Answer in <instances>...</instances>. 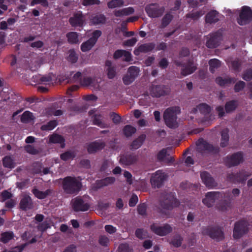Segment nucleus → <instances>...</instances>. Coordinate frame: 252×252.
Wrapping results in <instances>:
<instances>
[{
    "label": "nucleus",
    "mask_w": 252,
    "mask_h": 252,
    "mask_svg": "<svg viewBox=\"0 0 252 252\" xmlns=\"http://www.w3.org/2000/svg\"><path fill=\"white\" fill-rule=\"evenodd\" d=\"M136 160L137 158L134 156L126 155L121 157L120 162L122 164L128 165L134 163Z\"/></svg>",
    "instance_id": "nucleus-20"
},
{
    "label": "nucleus",
    "mask_w": 252,
    "mask_h": 252,
    "mask_svg": "<svg viewBox=\"0 0 252 252\" xmlns=\"http://www.w3.org/2000/svg\"><path fill=\"white\" fill-rule=\"evenodd\" d=\"M245 85V83L243 81H239L237 82L235 86V91L236 92L240 91L244 88Z\"/></svg>",
    "instance_id": "nucleus-62"
},
{
    "label": "nucleus",
    "mask_w": 252,
    "mask_h": 252,
    "mask_svg": "<svg viewBox=\"0 0 252 252\" xmlns=\"http://www.w3.org/2000/svg\"><path fill=\"white\" fill-rule=\"evenodd\" d=\"M248 230L247 223L241 221L235 223L233 230V237L235 239L240 238Z\"/></svg>",
    "instance_id": "nucleus-8"
},
{
    "label": "nucleus",
    "mask_w": 252,
    "mask_h": 252,
    "mask_svg": "<svg viewBox=\"0 0 252 252\" xmlns=\"http://www.w3.org/2000/svg\"><path fill=\"white\" fill-rule=\"evenodd\" d=\"M101 35V32L99 30H95L94 31L92 34V36L89 38V39H92V41H94L95 44L98 38Z\"/></svg>",
    "instance_id": "nucleus-50"
},
{
    "label": "nucleus",
    "mask_w": 252,
    "mask_h": 252,
    "mask_svg": "<svg viewBox=\"0 0 252 252\" xmlns=\"http://www.w3.org/2000/svg\"><path fill=\"white\" fill-rule=\"evenodd\" d=\"M69 55L68 56V60L72 62V63H75L78 59V57L77 56V54L73 50H70L68 52Z\"/></svg>",
    "instance_id": "nucleus-48"
},
{
    "label": "nucleus",
    "mask_w": 252,
    "mask_h": 252,
    "mask_svg": "<svg viewBox=\"0 0 252 252\" xmlns=\"http://www.w3.org/2000/svg\"><path fill=\"white\" fill-rule=\"evenodd\" d=\"M216 82L220 86H225L229 84L234 83V80L229 78H222V77H218L216 78Z\"/></svg>",
    "instance_id": "nucleus-39"
},
{
    "label": "nucleus",
    "mask_w": 252,
    "mask_h": 252,
    "mask_svg": "<svg viewBox=\"0 0 252 252\" xmlns=\"http://www.w3.org/2000/svg\"><path fill=\"white\" fill-rule=\"evenodd\" d=\"M14 237V234L11 232H6L1 234V241L3 243H6Z\"/></svg>",
    "instance_id": "nucleus-44"
},
{
    "label": "nucleus",
    "mask_w": 252,
    "mask_h": 252,
    "mask_svg": "<svg viewBox=\"0 0 252 252\" xmlns=\"http://www.w3.org/2000/svg\"><path fill=\"white\" fill-rule=\"evenodd\" d=\"M111 63L110 61L106 62V66L107 67L108 76L109 78H113L115 75V71L113 67H111Z\"/></svg>",
    "instance_id": "nucleus-45"
},
{
    "label": "nucleus",
    "mask_w": 252,
    "mask_h": 252,
    "mask_svg": "<svg viewBox=\"0 0 252 252\" xmlns=\"http://www.w3.org/2000/svg\"><path fill=\"white\" fill-rule=\"evenodd\" d=\"M172 18V15L170 14H166L162 20V25L164 26H166L170 22Z\"/></svg>",
    "instance_id": "nucleus-58"
},
{
    "label": "nucleus",
    "mask_w": 252,
    "mask_h": 252,
    "mask_svg": "<svg viewBox=\"0 0 252 252\" xmlns=\"http://www.w3.org/2000/svg\"><path fill=\"white\" fill-rule=\"evenodd\" d=\"M124 5V1L123 0H112L107 3L109 8H115L122 7Z\"/></svg>",
    "instance_id": "nucleus-36"
},
{
    "label": "nucleus",
    "mask_w": 252,
    "mask_h": 252,
    "mask_svg": "<svg viewBox=\"0 0 252 252\" xmlns=\"http://www.w3.org/2000/svg\"><path fill=\"white\" fill-rule=\"evenodd\" d=\"M178 201L174 198L172 194L168 195V198L164 201V207L167 209H171L175 207L178 206Z\"/></svg>",
    "instance_id": "nucleus-16"
},
{
    "label": "nucleus",
    "mask_w": 252,
    "mask_h": 252,
    "mask_svg": "<svg viewBox=\"0 0 252 252\" xmlns=\"http://www.w3.org/2000/svg\"><path fill=\"white\" fill-rule=\"evenodd\" d=\"M219 19V15L218 13L216 11H213L209 13L206 16V21L207 23H215Z\"/></svg>",
    "instance_id": "nucleus-28"
},
{
    "label": "nucleus",
    "mask_w": 252,
    "mask_h": 252,
    "mask_svg": "<svg viewBox=\"0 0 252 252\" xmlns=\"http://www.w3.org/2000/svg\"><path fill=\"white\" fill-rule=\"evenodd\" d=\"M196 67L193 63H189L182 70V74L186 76L193 72Z\"/></svg>",
    "instance_id": "nucleus-29"
},
{
    "label": "nucleus",
    "mask_w": 252,
    "mask_h": 252,
    "mask_svg": "<svg viewBox=\"0 0 252 252\" xmlns=\"http://www.w3.org/2000/svg\"><path fill=\"white\" fill-rule=\"evenodd\" d=\"M145 11L149 17L156 18L162 14L163 9L156 3H152L146 6Z\"/></svg>",
    "instance_id": "nucleus-6"
},
{
    "label": "nucleus",
    "mask_w": 252,
    "mask_h": 252,
    "mask_svg": "<svg viewBox=\"0 0 252 252\" xmlns=\"http://www.w3.org/2000/svg\"><path fill=\"white\" fill-rule=\"evenodd\" d=\"M237 106V102L235 101H231L227 102L225 105V110L226 112H231L235 109Z\"/></svg>",
    "instance_id": "nucleus-42"
},
{
    "label": "nucleus",
    "mask_w": 252,
    "mask_h": 252,
    "mask_svg": "<svg viewBox=\"0 0 252 252\" xmlns=\"http://www.w3.org/2000/svg\"><path fill=\"white\" fill-rule=\"evenodd\" d=\"M25 149L28 153L34 155L38 153V150L35 149L34 147H33L31 145H27L25 147Z\"/></svg>",
    "instance_id": "nucleus-57"
},
{
    "label": "nucleus",
    "mask_w": 252,
    "mask_h": 252,
    "mask_svg": "<svg viewBox=\"0 0 252 252\" xmlns=\"http://www.w3.org/2000/svg\"><path fill=\"white\" fill-rule=\"evenodd\" d=\"M165 178V174L160 170L153 174L151 178V183L152 186L158 188L159 187Z\"/></svg>",
    "instance_id": "nucleus-9"
},
{
    "label": "nucleus",
    "mask_w": 252,
    "mask_h": 252,
    "mask_svg": "<svg viewBox=\"0 0 252 252\" xmlns=\"http://www.w3.org/2000/svg\"><path fill=\"white\" fill-rule=\"evenodd\" d=\"M198 110L203 113H209L210 111V108L206 104H201L198 106Z\"/></svg>",
    "instance_id": "nucleus-51"
},
{
    "label": "nucleus",
    "mask_w": 252,
    "mask_h": 252,
    "mask_svg": "<svg viewBox=\"0 0 252 252\" xmlns=\"http://www.w3.org/2000/svg\"><path fill=\"white\" fill-rule=\"evenodd\" d=\"M138 197L136 195H133L129 201V205L130 206H134L138 201Z\"/></svg>",
    "instance_id": "nucleus-61"
},
{
    "label": "nucleus",
    "mask_w": 252,
    "mask_h": 252,
    "mask_svg": "<svg viewBox=\"0 0 252 252\" xmlns=\"http://www.w3.org/2000/svg\"><path fill=\"white\" fill-rule=\"evenodd\" d=\"M134 12V9L133 7H128L115 11L114 14L117 17H122L132 14Z\"/></svg>",
    "instance_id": "nucleus-22"
},
{
    "label": "nucleus",
    "mask_w": 252,
    "mask_h": 252,
    "mask_svg": "<svg viewBox=\"0 0 252 252\" xmlns=\"http://www.w3.org/2000/svg\"><path fill=\"white\" fill-rule=\"evenodd\" d=\"M95 44L94 41H92V39H88L86 41L83 42L80 46L81 50L83 52H87L90 51Z\"/></svg>",
    "instance_id": "nucleus-26"
},
{
    "label": "nucleus",
    "mask_w": 252,
    "mask_h": 252,
    "mask_svg": "<svg viewBox=\"0 0 252 252\" xmlns=\"http://www.w3.org/2000/svg\"><path fill=\"white\" fill-rule=\"evenodd\" d=\"M36 82L40 84L49 85L51 83L52 78L50 76L37 75L35 76Z\"/></svg>",
    "instance_id": "nucleus-24"
},
{
    "label": "nucleus",
    "mask_w": 252,
    "mask_h": 252,
    "mask_svg": "<svg viewBox=\"0 0 252 252\" xmlns=\"http://www.w3.org/2000/svg\"><path fill=\"white\" fill-rule=\"evenodd\" d=\"M74 154L71 152H67L61 155V158L63 160H68L72 159L74 157Z\"/></svg>",
    "instance_id": "nucleus-47"
},
{
    "label": "nucleus",
    "mask_w": 252,
    "mask_h": 252,
    "mask_svg": "<svg viewBox=\"0 0 252 252\" xmlns=\"http://www.w3.org/2000/svg\"><path fill=\"white\" fill-rule=\"evenodd\" d=\"M3 164L4 167L13 168L15 166V163L11 157L6 156L3 159Z\"/></svg>",
    "instance_id": "nucleus-35"
},
{
    "label": "nucleus",
    "mask_w": 252,
    "mask_h": 252,
    "mask_svg": "<svg viewBox=\"0 0 252 252\" xmlns=\"http://www.w3.org/2000/svg\"><path fill=\"white\" fill-rule=\"evenodd\" d=\"M243 161V155L241 153L233 154L230 157H227L226 163L229 166L236 165Z\"/></svg>",
    "instance_id": "nucleus-13"
},
{
    "label": "nucleus",
    "mask_w": 252,
    "mask_h": 252,
    "mask_svg": "<svg viewBox=\"0 0 252 252\" xmlns=\"http://www.w3.org/2000/svg\"><path fill=\"white\" fill-rule=\"evenodd\" d=\"M32 192L34 195L39 199L45 198L50 192L49 190L42 191L37 189H33Z\"/></svg>",
    "instance_id": "nucleus-38"
},
{
    "label": "nucleus",
    "mask_w": 252,
    "mask_h": 252,
    "mask_svg": "<svg viewBox=\"0 0 252 252\" xmlns=\"http://www.w3.org/2000/svg\"><path fill=\"white\" fill-rule=\"evenodd\" d=\"M99 0H83L82 4L85 6L91 5L93 4H99L100 3Z\"/></svg>",
    "instance_id": "nucleus-54"
},
{
    "label": "nucleus",
    "mask_w": 252,
    "mask_h": 252,
    "mask_svg": "<svg viewBox=\"0 0 252 252\" xmlns=\"http://www.w3.org/2000/svg\"><path fill=\"white\" fill-rule=\"evenodd\" d=\"M203 235H208L212 238L220 241L223 238V234L220 229L205 228L202 230Z\"/></svg>",
    "instance_id": "nucleus-7"
},
{
    "label": "nucleus",
    "mask_w": 252,
    "mask_h": 252,
    "mask_svg": "<svg viewBox=\"0 0 252 252\" xmlns=\"http://www.w3.org/2000/svg\"><path fill=\"white\" fill-rule=\"evenodd\" d=\"M154 47L152 43L145 44L140 46L134 50V54L136 56L139 55L141 53H146L151 51Z\"/></svg>",
    "instance_id": "nucleus-18"
},
{
    "label": "nucleus",
    "mask_w": 252,
    "mask_h": 252,
    "mask_svg": "<svg viewBox=\"0 0 252 252\" xmlns=\"http://www.w3.org/2000/svg\"><path fill=\"white\" fill-rule=\"evenodd\" d=\"M206 45L209 48H214L217 46L220 37L217 34H212L208 37Z\"/></svg>",
    "instance_id": "nucleus-17"
},
{
    "label": "nucleus",
    "mask_w": 252,
    "mask_h": 252,
    "mask_svg": "<svg viewBox=\"0 0 252 252\" xmlns=\"http://www.w3.org/2000/svg\"><path fill=\"white\" fill-rule=\"evenodd\" d=\"M86 18L82 12L78 11L69 19V23L73 27H82L85 23Z\"/></svg>",
    "instance_id": "nucleus-10"
},
{
    "label": "nucleus",
    "mask_w": 252,
    "mask_h": 252,
    "mask_svg": "<svg viewBox=\"0 0 252 252\" xmlns=\"http://www.w3.org/2000/svg\"><path fill=\"white\" fill-rule=\"evenodd\" d=\"M137 42V39L135 38H132L124 43V45L126 46H132Z\"/></svg>",
    "instance_id": "nucleus-63"
},
{
    "label": "nucleus",
    "mask_w": 252,
    "mask_h": 252,
    "mask_svg": "<svg viewBox=\"0 0 252 252\" xmlns=\"http://www.w3.org/2000/svg\"><path fill=\"white\" fill-rule=\"evenodd\" d=\"M68 42L70 44H77L80 42L79 34L76 32H71L66 34Z\"/></svg>",
    "instance_id": "nucleus-23"
},
{
    "label": "nucleus",
    "mask_w": 252,
    "mask_h": 252,
    "mask_svg": "<svg viewBox=\"0 0 252 252\" xmlns=\"http://www.w3.org/2000/svg\"><path fill=\"white\" fill-rule=\"evenodd\" d=\"M104 146V144L101 142H93L89 145L88 151L90 153H93L102 149Z\"/></svg>",
    "instance_id": "nucleus-21"
},
{
    "label": "nucleus",
    "mask_w": 252,
    "mask_h": 252,
    "mask_svg": "<svg viewBox=\"0 0 252 252\" xmlns=\"http://www.w3.org/2000/svg\"><path fill=\"white\" fill-rule=\"evenodd\" d=\"M202 182L206 185V187L209 188H212L216 186V184L211 177L210 174L206 172H202L200 174Z\"/></svg>",
    "instance_id": "nucleus-15"
},
{
    "label": "nucleus",
    "mask_w": 252,
    "mask_h": 252,
    "mask_svg": "<svg viewBox=\"0 0 252 252\" xmlns=\"http://www.w3.org/2000/svg\"><path fill=\"white\" fill-rule=\"evenodd\" d=\"M32 206L31 198L27 195L25 196L21 200L20 207L22 209L26 210L30 208Z\"/></svg>",
    "instance_id": "nucleus-33"
},
{
    "label": "nucleus",
    "mask_w": 252,
    "mask_h": 252,
    "mask_svg": "<svg viewBox=\"0 0 252 252\" xmlns=\"http://www.w3.org/2000/svg\"><path fill=\"white\" fill-rule=\"evenodd\" d=\"M210 70L213 73L215 69L220 65V62L216 59H212L209 61Z\"/></svg>",
    "instance_id": "nucleus-41"
},
{
    "label": "nucleus",
    "mask_w": 252,
    "mask_h": 252,
    "mask_svg": "<svg viewBox=\"0 0 252 252\" xmlns=\"http://www.w3.org/2000/svg\"><path fill=\"white\" fill-rule=\"evenodd\" d=\"M35 117L32 113L29 111H25L22 115L21 120L22 122L25 123H30L33 122Z\"/></svg>",
    "instance_id": "nucleus-25"
},
{
    "label": "nucleus",
    "mask_w": 252,
    "mask_h": 252,
    "mask_svg": "<svg viewBox=\"0 0 252 252\" xmlns=\"http://www.w3.org/2000/svg\"><path fill=\"white\" fill-rule=\"evenodd\" d=\"M181 237L177 236L172 241V243L174 246L179 247L181 244Z\"/></svg>",
    "instance_id": "nucleus-60"
},
{
    "label": "nucleus",
    "mask_w": 252,
    "mask_h": 252,
    "mask_svg": "<svg viewBox=\"0 0 252 252\" xmlns=\"http://www.w3.org/2000/svg\"><path fill=\"white\" fill-rule=\"evenodd\" d=\"M180 113L179 107H171L167 109L164 113V119L166 125L171 128H175L178 126L177 115Z\"/></svg>",
    "instance_id": "nucleus-1"
},
{
    "label": "nucleus",
    "mask_w": 252,
    "mask_h": 252,
    "mask_svg": "<svg viewBox=\"0 0 252 252\" xmlns=\"http://www.w3.org/2000/svg\"><path fill=\"white\" fill-rule=\"evenodd\" d=\"M139 69L135 66H131L128 69V74L123 78L125 84L128 85L133 81L139 74Z\"/></svg>",
    "instance_id": "nucleus-11"
},
{
    "label": "nucleus",
    "mask_w": 252,
    "mask_h": 252,
    "mask_svg": "<svg viewBox=\"0 0 252 252\" xmlns=\"http://www.w3.org/2000/svg\"><path fill=\"white\" fill-rule=\"evenodd\" d=\"M151 229L157 235L164 236L169 233L172 229L168 224H165L163 226H158L156 224H153L151 227Z\"/></svg>",
    "instance_id": "nucleus-12"
},
{
    "label": "nucleus",
    "mask_w": 252,
    "mask_h": 252,
    "mask_svg": "<svg viewBox=\"0 0 252 252\" xmlns=\"http://www.w3.org/2000/svg\"><path fill=\"white\" fill-rule=\"evenodd\" d=\"M149 92L150 94L153 97H159L165 94L164 87L155 85H152L150 87Z\"/></svg>",
    "instance_id": "nucleus-14"
},
{
    "label": "nucleus",
    "mask_w": 252,
    "mask_h": 252,
    "mask_svg": "<svg viewBox=\"0 0 252 252\" xmlns=\"http://www.w3.org/2000/svg\"><path fill=\"white\" fill-rule=\"evenodd\" d=\"M37 4H41L43 6H47L48 2L47 0H32L31 3V5L33 6Z\"/></svg>",
    "instance_id": "nucleus-53"
},
{
    "label": "nucleus",
    "mask_w": 252,
    "mask_h": 252,
    "mask_svg": "<svg viewBox=\"0 0 252 252\" xmlns=\"http://www.w3.org/2000/svg\"><path fill=\"white\" fill-rule=\"evenodd\" d=\"M44 44L43 42L40 40H38L32 42L31 44V46L32 48H40L43 47Z\"/></svg>",
    "instance_id": "nucleus-59"
},
{
    "label": "nucleus",
    "mask_w": 252,
    "mask_h": 252,
    "mask_svg": "<svg viewBox=\"0 0 252 252\" xmlns=\"http://www.w3.org/2000/svg\"><path fill=\"white\" fill-rule=\"evenodd\" d=\"M57 125V123L56 121H51L47 125L42 126H41V129L43 130H51L54 129Z\"/></svg>",
    "instance_id": "nucleus-43"
},
{
    "label": "nucleus",
    "mask_w": 252,
    "mask_h": 252,
    "mask_svg": "<svg viewBox=\"0 0 252 252\" xmlns=\"http://www.w3.org/2000/svg\"><path fill=\"white\" fill-rule=\"evenodd\" d=\"M106 18L102 14L93 15L90 17V21L92 25H96L104 24L105 22Z\"/></svg>",
    "instance_id": "nucleus-19"
},
{
    "label": "nucleus",
    "mask_w": 252,
    "mask_h": 252,
    "mask_svg": "<svg viewBox=\"0 0 252 252\" xmlns=\"http://www.w3.org/2000/svg\"><path fill=\"white\" fill-rule=\"evenodd\" d=\"M81 187L80 180L79 179L68 177L63 181V188L68 193H73L79 190Z\"/></svg>",
    "instance_id": "nucleus-2"
},
{
    "label": "nucleus",
    "mask_w": 252,
    "mask_h": 252,
    "mask_svg": "<svg viewBox=\"0 0 252 252\" xmlns=\"http://www.w3.org/2000/svg\"><path fill=\"white\" fill-rule=\"evenodd\" d=\"M252 19V11L247 6L242 7L241 12L238 19V23L241 25H244Z\"/></svg>",
    "instance_id": "nucleus-5"
},
{
    "label": "nucleus",
    "mask_w": 252,
    "mask_h": 252,
    "mask_svg": "<svg viewBox=\"0 0 252 252\" xmlns=\"http://www.w3.org/2000/svg\"><path fill=\"white\" fill-rule=\"evenodd\" d=\"M224 196L225 194L223 193L218 192H209L206 194L205 198L202 199V202L205 205L209 207L213 205L216 200Z\"/></svg>",
    "instance_id": "nucleus-4"
},
{
    "label": "nucleus",
    "mask_w": 252,
    "mask_h": 252,
    "mask_svg": "<svg viewBox=\"0 0 252 252\" xmlns=\"http://www.w3.org/2000/svg\"><path fill=\"white\" fill-rule=\"evenodd\" d=\"M12 194L10 192L7 191L2 192L0 195V201H4L11 197Z\"/></svg>",
    "instance_id": "nucleus-52"
},
{
    "label": "nucleus",
    "mask_w": 252,
    "mask_h": 252,
    "mask_svg": "<svg viewBox=\"0 0 252 252\" xmlns=\"http://www.w3.org/2000/svg\"><path fill=\"white\" fill-rule=\"evenodd\" d=\"M229 141L228 130L227 129H223L221 132V137L220 145L221 147H226Z\"/></svg>",
    "instance_id": "nucleus-31"
},
{
    "label": "nucleus",
    "mask_w": 252,
    "mask_h": 252,
    "mask_svg": "<svg viewBox=\"0 0 252 252\" xmlns=\"http://www.w3.org/2000/svg\"><path fill=\"white\" fill-rule=\"evenodd\" d=\"M136 236L140 239H143L146 236V232L142 229H137L135 232Z\"/></svg>",
    "instance_id": "nucleus-56"
},
{
    "label": "nucleus",
    "mask_w": 252,
    "mask_h": 252,
    "mask_svg": "<svg viewBox=\"0 0 252 252\" xmlns=\"http://www.w3.org/2000/svg\"><path fill=\"white\" fill-rule=\"evenodd\" d=\"M167 156V150L166 149H162L159 152L157 155V157L159 160L164 161L165 160Z\"/></svg>",
    "instance_id": "nucleus-49"
},
{
    "label": "nucleus",
    "mask_w": 252,
    "mask_h": 252,
    "mask_svg": "<svg viewBox=\"0 0 252 252\" xmlns=\"http://www.w3.org/2000/svg\"><path fill=\"white\" fill-rule=\"evenodd\" d=\"M90 200L88 196L75 198L71 201L72 207L75 211H86L90 206Z\"/></svg>",
    "instance_id": "nucleus-3"
},
{
    "label": "nucleus",
    "mask_w": 252,
    "mask_h": 252,
    "mask_svg": "<svg viewBox=\"0 0 252 252\" xmlns=\"http://www.w3.org/2000/svg\"><path fill=\"white\" fill-rule=\"evenodd\" d=\"M98 79L95 78L86 77L84 78L83 81H82L81 84L83 86H90L95 87H96Z\"/></svg>",
    "instance_id": "nucleus-32"
},
{
    "label": "nucleus",
    "mask_w": 252,
    "mask_h": 252,
    "mask_svg": "<svg viewBox=\"0 0 252 252\" xmlns=\"http://www.w3.org/2000/svg\"><path fill=\"white\" fill-rule=\"evenodd\" d=\"M119 249L120 252H132V250L126 244L121 245L119 247Z\"/></svg>",
    "instance_id": "nucleus-55"
},
{
    "label": "nucleus",
    "mask_w": 252,
    "mask_h": 252,
    "mask_svg": "<svg viewBox=\"0 0 252 252\" xmlns=\"http://www.w3.org/2000/svg\"><path fill=\"white\" fill-rule=\"evenodd\" d=\"M115 181V178L109 177L100 181V186H105L113 183Z\"/></svg>",
    "instance_id": "nucleus-46"
},
{
    "label": "nucleus",
    "mask_w": 252,
    "mask_h": 252,
    "mask_svg": "<svg viewBox=\"0 0 252 252\" xmlns=\"http://www.w3.org/2000/svg\"><path fill=\"white\" fill-rule=\"evenodd\" d=\"M145 138V134L141 135L136 139L133 141L131 145L132 148L134 149H137L139 148L142 145Z\"/></svg>",
    "instance_id": "nucleus-34"
},
{
    "label": "nucleus",
    "mask_w": 252,
    "mask_h": 252,
    "mask_svg": "<svg viewBox=\"0 0 252 252\" xmlns=\"http://www.w3.org/2000/svg\"><path fill=\"white\" fill-rule=\"evenodd\" d=\"M106 231L110 234H112L116 231V228L111 225H107L105 226Z\"/></svg>",
    "instance_id": "nucleus-64"
},
{
    "label": "nucleus",
    "mask_w": 252,
    "mask_h": 252,
    "mask_svg": "<svg viewBox=\"0 0 252 252\" xmlns=\"http://www.w3.org/2000/svg\"><path fill=\"white\" fill-rule=\"evenodd\" d=\"M94 125L99 126L101 128H106L111 126V124L109 123L105 122L101 119V117L100 116H95L94 120Z\"/></svg>",
    "instance_id": "nucleus-27"
},
{
    "label": "nucleus",
    "mask_w": 252,
    "mask_h": 252,
    "mask_svg": "<svg viewBox=\"0 0 252 252\" xmlns=\"http://www.w3.org/2000/svg\"><path fill=\"white\" fill-rule=\"evenodd\" d=\"M197 148L198 149H204L209 151H212L213 150V146L204 141L203 139H199L197 143Z\"/></svg>",
    "instance_id": "nucleus-30"
},
{
    "label": "nucleus",
    "mask_w": 252,
    "mask_h": 252,
    "mask_svg": "<svg viewBox=\"0 0 252 252\" xmlns=\"http://www.w3.org/2000/svg\"><path fill=\"white\" fill-rule=\"evenodd\" d=\"M136 129L134 127L129 125L125 126L123 129L124 133L126 137L131 136L136 132Z\"/></svg>",
    "instance_id": "nucleus-40"
},
{
    "label": "nucleus",
    "mask_w": 252,
    "mask_h": 252,
    "mask_svg": "<svg viewBox=\"0 0 252 252\" xmlns=\"http://www.w3.org/2000/svg\"><path fill=\"white\" fill-rule=\"evenodd\" d=\"M63 141V137L58 134H53L50 137L49 142L52 143H61V147H63L64 144H62Z\"/></svg>",
    "instance_id": "nucleus-37"
}]
</instances>
